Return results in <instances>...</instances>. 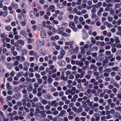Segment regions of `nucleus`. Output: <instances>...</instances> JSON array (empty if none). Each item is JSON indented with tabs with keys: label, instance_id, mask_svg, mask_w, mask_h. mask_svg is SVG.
<instances>
[{
	"label": "nucleus",
	"instance_id": "nucleus-1",
	"mask_svg": "<svg viewBox=\"0 0 121 121\" xmlns=\"http://www.w3.org/2000/svg\"><path fill=\"white\" fill-rule=\"evenodd\" d=\"M85 72H83L81 74L79 73H78L76 74L75 75V78L78 79L79 78H83L84 76V74H85Z\"/></svg>",
	"mask_w": 121,
	"mask_h": 121
},
{
	"label": "nucleus",
	"instance_id": "nucleus-2",
	"mask_svg": "<svg viewBox=\"0 0 121 121\" xmlns=\"http://www.w3.org/2000/svg\"><path fill=\"white\" fill-rule=\"evenodd\" d=\"M38 107L41 110H43L44 109V106L40 103H38L36 104V107Z\"/></svg>",
	"mask_w": 121,
	"mask_h": 121
},
{
	"label": "nucleus",
	"instance_id": "nucleus-3",
	"mask_svg": "<svg viewBox=\"0 0 121 121\" xmlns=\"http://www.w3.org/2000/svg\"><path fill=\"white\" fill-rule=\"evenodd\" d=\"M51 105L55 107H56L58 106V103L56 102L55 100L52 101L51 102Z\"/></svg>",
	"mask_w": 121,
	"mask_h": 121
},
{
	"label": "nucleus",
	"instance_id": "nucleus-4",
	"mask_svg": "<svg viewBox=\"0 0 121 121\" xmlns=\"http://www.w3.org/2000/svg\"><path fill=\"white\" fill-rule=\"evenodd\" d=\"M66 113V111L64 110H62L60 112V113L59 114L58 116L59 118L60 117H62Z\"/></svg>",
	"mask_w": 121,
	"mask_h": 121
},
{
	"label": "nucleus",
	"instance_id": "nucleus-5",
	"mask_svg": "<svg viewBox=\"0 0 121 121\" xmlns=\"http://www.w3.org/2000/svg\"><path fill=\"white\" fill-rule=\"evenodd\" d=\"M55 7L54 5H50L48 8V9L49 10H51L52 12H54L55 11Z\"/></svg>",
	"mask_w": 121,
	"mask_h": 121
},
{
	"label": "nucleus",
	"instance_id": "nucleus-6",
	"mask_svg": "<svg viewBox=\"0 0 121 121\" xmlns=\"http://www.w3.org/2000/svg\"><path fill=\"white\" fill-rule=\"evenodd\" d=\"M45 98L47 99H51L52 98V96L51 94H48L45 96Z\"/></svg>",
	"mask_w": 121,
	"mask_h": 121
},
{
	"label": "nucleus",
	"instance_id": "nucleus-7",
	"mask_svg": "<svg viewBox=\"0 0 121 121\" xmlns=\"http://www.w3.org/2000/svg\"><path fill=\"white\" fill-rule=\"evenodd\" d=\"M17 44H20L22 46L24 45L25 43L24 41L22 39L18 40L17 41Z\"/></svg>",
	"mask_w": 121,
	"mask_h": 121
},
{
	"label": "nucleus",
	"instance_id": "nucleus-8",
	"mask_svg": "<svg viewBox=\"0 0 121 121\" xmlns=\"http://www.w3.org/2000/svg\"><path fill=\"white\" fill-rule=\"evenodd\" d=\"M39 99L41 100V102L43 105H45L47 104V101L44 99H43L42 98H40Z\"/></svg>",
	"mask_w": 121,
	"mask_h": 121
},
{
	"label": "nucleus",
	"instance_id": "nucleus-9",
	"mask_svg": "<svg viewBox=\"0 0 121 121\" xmlns=\"http://www.w3.org/2000/svg\"><path fill=\"white\" fill-rule=\"evenodd\" d=\"M20 34L25 37H26L27 36V35L25 31L23 30H22L21 31Z\"/></svg>",
	"mask_w": 121,
	"mask_h": 121
},
{
	"label": "nucleus",
	"instance_id": "nucleus-10",
	"mask_svg": "<svg viewBox=\"0 0 121 121\" xmlns=\"http://www.w3.org/2000/svg\"><path fill=\"white\" fill-rule=\"evenodd\" d=\"M41 35L42 38H45L46 37L45 31L44 30L42 31L41 33Z\"/></svg>",
	"mask_w": 121,
	"mask_h": 121
},
{
	"label": "nucleus",
	"instance_id": "nucleus-11",
	"mask_svg": "<svg viewBox=\"0 0 121 121\" xmlns=\"http://www.w3.org/2000/svg\"><path fill=\"white\" fill-rule=\"evenodd\" d=\"M21 97V94L20 92H17L15 95V98L16 99H18Z\"/></svg>",
	"mask_w": 121,
	"mask_h": 121
},
{
	"label": "nucleus",
	"instance_id": "nucleus-12",
	"mask_svg": "<svg viewBox=\"0 0 121 121\" xmlns=\"http://www.w3.org/2000/svg\"><path fill=\"white\" fill-rule=\"evenodd\" d=\"M115 42L116 44L119 43L120 42V40L119 39V38L118 36H116L114 38Z\"/></svg>",
	"mask_w": 121,
	"mask_h": 121
},
{
	"label": "nucleus",
	"instance_id": "nucleus-13",
	"mask_svg": "<svg viewBox=\"0 0 121 121\" xmlns=\"http://www.w3.org/2000/svg\"><path fill=\"white\" fill-rule=\"evenodd\" d=\"M90 68L91 69H94L93 71H96L97 70V67L93 64H91L90 66Z\"/></svg>",
	"mask_w": 121,
	"mask_h": 121
},
{
	"label": "nucleus",
	"instance_id": "nucleus-14",
	"mask_svg": "<svg viewBox=\"0 0 121 121\" xmlns=\"http://www.w3.org/2000/svg\"><path fill=\"white\" fill-rule=\"evenodd\" d=\"M40 114H41V116L43 117H46V115L45 113V111H41Z\"/></svg>",
	"mask_w": 121,
	"mask_h": 121
},
{
	"label": "nucleus",
	"instance_id": "nucleus-15",
	"mask_svg": "<svg viewBox=\"0 0 121 121\" xmlns=\"http://www.w3.org/2000/svg\"><path fill=\"white\" fill-rule=\"evenodd\" d=\"M0 37L3 38V41H4L5 39L7 37V35H6L4 33H3L1 34Z\"/></svg>",
	"mask_w": 121,
	"mask_h": 121
},
{
	"label": "nucleus",
	"instance_id": "nucleus-16",
	"mask_svg": "<svg viewBox=\"0 0 121 121\" xmlns=\"http://www.w3.org/2000/svg\"><path fill=\"white\" fill-rule=\"evenodd\" d=\"M6 86L8 90H10L12 89V87L10 85V84L9 82H8L6 83Z\"/></svg>",
	"mask_w": 121,
	"mask_h": 121
},
{
	"label": "nucleus",
	"instance_id": "nucleus-17",
	"mask_svg": "<svg viewBox=\"0 0 121 121\" xmlns=\"http://www.w3.org/2000/svg\"><path fill=\"white\" fill-rule=\"evenodd\" d=\"M30 16L32 18H33L35 17L34 13L33 11H31L30 13Z\"/></svg>",
	"mask_w": 121,
	"mask_h": 121
},
{
	"label": "nucleus",
	"instance_id": "nucleus-18",
	"mask_svg": "<svg viewBox=\"0 0 121 121\" xmlns=\"http://www.w3.org/2000/svg\"><path fill=\"white\" fill-rule=\"evenodd\" d=\"M12 27L10 26H6L5 27V30L8 31H10L11 30Z\"/></svg>",
	"mask_w": 121,
	"mask_h": 121
},
{
	"label": "nucleus",
	"instance_id": "nucleus-19",
	"mask_svg": "<svg viewBox=\"0 0 121 121\" xmlns=\"http://www.w3.org/2000/svg\"><path fill=\"white\" fill-rule=\"evenodd\" d=\"M11 5L12 7H13V8L15 9H16L18 8V5L16 4H14L13 3H12L11 4Z\"/></svg>",
	"mask_w": 121,
	"mask_h": 121
},
{
	"label": "nucleus",
	"instance_id": "nucleus-20",
	"mask_svg": "<svg viewBox=\"0 0 121 121\" xmlns=\"http://www.w3.org/2000/svg\"><path fill=\"white\" fill-rule=\"evenodd\" d=\"M58 33L59 34L61 35L63 32V28H59L58 29Z\"/></svg>",
	"mask_w": 121,
	"mask_h": 121
},
{
	"label": "nucleus",
	"instance_id": "nucleus-21",
	"mask_svg": "<svg viewBox=\"0 0 121 121\" xmlns=\"http://www.w3.org/2000/svg\"><path fill=\"white\" fill-rule=\"evenodd\" d=\"M26 99H23L22 100V103L23 105V106H25L26 105Z\"/></svg>",
	"mask_w": 121,
	"mask_h": 121
},
{
	"label": "nucleus",
	"instance_id": "nucleus-22",
	"mask_svg": "<svg viewBox=\"0 0 121 121\" xmlns=\"http://www.w3.org/2000/svg\"><path fill=\"white\" fill-rule=\"evenodd\" d=\"M102 2H98L97 4L95 5L96 8H99L102 5Z\"/></svg>",
	"mask_w": 121,
	"mask_h": 121
},
{
	"label": "nucleus",
	"instance_id": "nucleus-23",
	"mask_svg": "<svg viewBox=\"0 0 121 121\" xmlns=\"http://www.w3.org/2000/svg\"><path fill=\"white\" fill-rule=\"evenodd\" d=\"M39 100L36 97H34L33 99H32L31 101V102H37Z\"/></svg>",
	"mask_w": 121,
	"mask_h": 121
},
{
	"label": "nucleus",
	"instance_id": "nucleus-24",
	"mask_svg": "<svg viewBox=\"0 0 121 121\" xmlns=\"http://www.w3.org/2000/svg\"><path fill=\"white\" fill-rule=\"evenodd\" d=\"M69 26L71 28H73L75 27V25L74 22H70L69 23Z\"/></svg>",
	"mask_w": 121,
	"mask_h": 121
},
{
	"label": "nucleus",
	"instance_id": "nucleus-25",
	"mask_svg": "<svg viewBox=\"0 0 121 121\" xmlns=\"http://www.w3.org/2000/svg\"><path fill=\"white\" fill-rule=\"evenodd\" d=\"M80 49L81 50V52L82 53L84 54L85 52L86 51L85 50V49L82 46L80 48Z\"/></svg>",
	"mask_w": 121,
	"mask_h": 121
},
{
	"label": "nucleus",
	"instance_id": "nucleus-26",
	"mask_svg": "<svg viewBox=\"0 0 121 121\" xmlns=\"http://www.w3.org/2000/svg\"><path fill=\"white\" fill-rule=\"evenodd\" d=\"M18 114L20 115L23 116H25L26 115V113L24 111L23 112H21L20 111H19L18 112Z\"/></svg>",
	"mask_w": 121,
	"mask_h": 121
},
{
	"label": "nucleus",
	"instance_id": "nucleus-27",
	"mask_svg": "<svg viewBox=\"0 0 121 121\" xmlns=\"http://www.w3.org/2000/svg\"><path fill=\"white\" fill-rule=\"evenodd\" d=\"M48 81L49 84H51L52 82L53 81V79L51 78H49L47 80Z\"/></svg>",
	"mask_w": 121,
	"mask_h": 121
},
{
	"label": "nucleus",
	"instance_id": "nucleus-28",
	"mask_svg": "<svg viewBox=\"0 0 121 121\" xmlns=\"http://www.w3.org/2000/svg\"><path fill=\"white\" fill-rule=\"evenodd\" d=\"M60 78L63 80L64 81H67V78L65 77L63 75H61L60 77Z\"/></svg>",
	"mask_w": 121,
	"mask_h": 121
},
{
	"label": "nucleus",
	"instance_id": "nucleus-29",
	"mask_svg": "<svg viewBox=\"0 0 121 121\" xmlns=\"http://www.w3.org/2000/svg\"><path fill=\"white\" fill-rule=\"evenodd\" d=\"M104 72H108V73H110L111 71V69L110 68H106L104 70Z\"/></svg>",
	"mask_w": 121,
	"mask_h": 121
},
{
	"label": "nucleus",
	"instance_id": "nucleus-30",
	"mask_svg": "<svg viewBox=\"0 0 121 121\" xmlns=\"http://www.w3.org/2000/svg\"><path fill=\"white\" fill-rule=\"evenodd\" d=\"M98 70L100 74H101L103 73L102 71L103 69V67L102 66H100L99 67L98 69Z\"/></svg>",
	"mask_w": 121,
	"mask_h": 121
},
{
	"label": "nucleus",
	"instance_id": "nucleus-31",
	"mask_svg": "<svg viewBox=\"0 0 121 121\" xmlns=\"http://www.w3.org/2000/svg\"><path fill=\"white\" fill-rule=\"evenodd\" d=\"M93 72L94 75L95 76H98L99 74V72L95 70L93 71Z\"/></svg>",
	"mask_w": 121,
	"mask_h": 121
},
{
	"label": "nucleus",
	"instance_id": "nucleus-32",
	"mask_svg": "<svg viewBox=\"0 0 121 121\" xmlns=\"http://www.w3.org/2000/svg\"><path fill=\"white\" fill-rule=\"evenodd\" d=\"M108 21L110 22H111L113 20V18L110 16H108L107 17Z\"/></svg>",
	"mask_w": 121,
	"mask_h": 121
},
{
	"label": "nucleus",
	"instance_id": "nucleus-33",
	"mask_svg": "<svg viewBox=\"0 0 121 121\" xmlns=\"http://www.w3.org/2000/svg\"><path fill=\"white\" fill-rule=\"evenodd\" d=\"M27 89L28 92H30L32 91L33 89V88L32 86H30L27 88Z\"/></svg>",
	"mask_w": 121,
	"mask_h": 121
},
{
	"label": "nucleus",
	"instance_id": "nucleus-34",
	"mask_svg": "<svg viewBox=\"0 0 121 121\" xmlns=\"http://www.w3.org/2000/svg\"><path fill=\"white\" fill-rule=\"evenodd\" d=\"M112 69L113 71H117L119 69V68L118 66H117L115 67H113L112 68Z\"/></svg>",
	"mask_w": 121,
	"mask_h": 121
},
{
	"label": "nucleus",
	"instance_id": "nucleus-35",
	"mask_svg": "<svg viewBox=\"0 0 121 121\" xmlns=\"http://www.w3.org/2000/svg\"><path fill=\"white\" fill-rule=\"evenodd\" d=\"M91 89H89L86 91V92L87 93H90L89 95V96H88V97H91V96L92 95V94L90 93V92H91Z\"/></svg>",
	"mask_w": 121,
	"mask_h": 121
},
{
	"label": "nucleus",
	"instance_id": "nucleus-36",
	"mask_svg": "<svg viewBox=\"0 0 121 121\" xmlns=\"http://www.w3.org/2000/svg\"><path fill=\"white\" fill-rule=\"evenodd\" d=\"M38 46H41L42 44L40 40L38 39V40L36 42Z\"/></svg>",
	"mask_w": 121,
	"mask_h": 121
},
{
	"label": "nucleus",
	"instance_id": "nucleus-37",
	"mask_svg": "<svg viewBox=\"0 0 121 121\" xmlns=\"http://www.w3.org/2000/svg\"><path fill=\"white\" fill-rule=\"evenodd\" d=\"M23 65L25 66L29 67V64L28 62L25 61Z\"/></svg>",
	"mask_w": 121,
	"mask_h": 121
},
{
	"label": "nucleus",
	"instance_id": "nucleus-38",
	"mask_svg": "<svg viewBox=\"0 0 121 121\" xmlns=\"http://www.w3.org/2000/svg\"><path fill=\"white\" fill-rule=\"evenodd\" d=\"M113 85L115 86V87L117 88H119L120 87V85L118 84L116 82H115L113 84Z\"/></svg>",
	"mask_w": 121,
	"mask_h": 121
},
{
	"label": "nucleus",
	"instance_id": "nucleus-39",
	"mask_svg": "<svg viewBox=\"0 0 121 121\" xmlns=\"http://www.w3.org/2000/svg\"><path fill=\"white\" fill-rule=\"evenodd\" d=\"M65 51L64 50H61L60 52V55H62L64 56V55H65Z\"/></svg>",
	"mask_w": 121,
	"mask_h": 121
},
{
	"label": "nucleus",
	"instance_id": "nucleus-40",
	"mask_svg": "<svg viewBox=\"0 0 121 121\" xmlns=\"http://www.w3.org/2000/svg\"><path fill=\"white\" fill-rule=\"evenodd\" d=\"M20 24L22 26H24L26 25V23L25 21H22L20 22Z\"/></svg>",
	"mask_w": 121,
	"mask_h": 121
},
{
	"label": "nucleus",
	"instance_id": "nucleus-41",
	"mask_svg": "<svg viewBox=\"0 0 121 121\" xmlns=\"http://www.w3.org/2000/svg\"><path fill=\"white\" fill-rule=\"evenodd\" d=\"M11 52L14 56H16L17 55V52L16 51H14L12 52Z\"/></svg>",
	"mask_w": 121,
	"mask_h": 121
},
{
	"label": "nucleus",
	"instance_id": "nucleus-42",
	"mask_svg": "<svg viewBox=\"0 0 121 121\" xmlns=\"http://www.w3.org/2000/svg\"><path fill=\"white\" fill-rule=\"evenodd\" d=\"M37 79L38 80V82L39 84H40L42 83L43 81L41 79L37 78Z\"/></svg>",
	"mask_w": 121,
	"mask_h": 121
},
{
	"label": "nucleus",
	"instance_id": "nucleus-43",
	"mask_svg": "<svg viewBox=\"0 0 121 121\" xmlns=\"http://www.w3.org/2000/svg\"><path fill=\"white\" fill-rule=\"evenodd\" d=\"M57 7L60 8H62L64 7L63 5L60 3H58L57 5Z\"/></svg>",
	"mask_w": 121,
	"mask_h": 121
},
{
	"label": "nucleus",
	"instance_id": "nucleus-44",
	"mask_svg": "<svg viewBox=\"0 0 121 121\" xmlns=\"http://www.w3.org/2000/svg\"><path fill=\"white\" fill-rule=\"evenodd\" d=\"M90 109V108L88 106H87L85 108V110L86 112H88Z\"/></svg>",
	"mask_w": 121,
	"mask_h": 121
},
{
	"label": "nucleus",
	"instance_id": "nucleus-45",
	"mask_svg": "<svg viewBox=\"0 0 121 121\" xmlns=\"http://www.w3.org/2000/svg\"><path fill=\"white\" fill-rule=\"evenodd\" d=\"M8 12L7 11H5L3 12V17H5L7 15Z\"/></svg>",
	"mask_w": 121,
	"mask_h": 121
},
{
	"label": "nucleus",
	"instance_id": "nucleus-46",
	"mask_svg": "<svg viewBox=\"0 0 121 121\" xmlns=\"http://www.w3.org/2000/svg\"><path fill=\"white\" fill-rule=\"evenodd\" d=\"M78 16H75L74 17V22L76 23H77L78 22Z\"/></svg>",
	"mask_w": 121,
	"mask_h": 121
},
{
	"label": "nucleus",
	"instance_id": "nucleus-47",
	"mask_svg": "<svg viewBox=\"0 0 121 121\" xmlns=\"http://www.w3.org/2000/svg\"><path fill=\"white\" fill-rule=\"evenodd\" d=\"M82 103H83L82 104V107L85 108L87 106H88L85 103L83 102H82Z\"/></svg>",
	"mask_w": 121,
	"mask_h": 121
},
{
	"label": "nucleus",
	"instance_id": "nucleus-48",
	"mask_svg": "<svg viewBox=\"0 0 121 121\" xmlns=\"http://www.w3.org/2000/svg\"><path fill=\"white\" fill-rule=\"evenodd\" d=\"M111 75V76L113 77L115 76L116 74V73L115 72L113 71L112 72L110 73Z\"/></svg>",
	"mask_w": 121,
	"mask_h": 121
},
{
	"label": "nucleus",
	"instance_id": "nucleus-49",
	"mask_svg": "<svg viewBox=\"0 0 121 121\" xmlns=\"http://www.w3.org/2000/svg\"><path fill=\"white\" fill-rule=\"evenodd\" d=\"M121 24V19H118L117 21V25L119 26Z\"/></svg>",
	"mask_w": 121,
	"mask_h": 121
},
{
	"label": "nucleus",
	"instance_id": "nucleus-50",
	"mask_svg": "<svg viewBox=\"0 0 121 121\" xmlns=\"http://www.w3.org/2000/svg\"><path fill=\"white\" fill-rule=\"evenodd\" d=\"M59 95L60 97H61L64 95V93L63 91H60L59 93Z\"/></svg>",
	"mask_w": 121,
	"mask_h": 121
},
{
	"label": "nucleus",
	"instance_id": "nucleus-51",
	"mask_svg": "<svg viewBox=\"0 0 121 121\" xmlns=\"http://www.w3.org/2000/svg\"><path fill=\"white\" fill-rule=\"evenodd\" d=\"M115 109L116 111L120 110L121 109V107L120 106L116 107L115 108Z\"/></svg>",
	"mask_w": 121,
	"mask_h": 121
},
{
	"label": "nucleus",
	"instance_id": "nucleus-52",
	"mask_svg": "<svg viewBox=\"0 0 121 121\" xmlns=\"http://www.w3.org/2000/svg\"><path fill=\"white\" fill-rule=\"evenodd\" d=\"M61 99L62 101H65L67 99L66 97L65 96H63L61 97Z\"/></svg>",
	"mask_w": 121,
	"mask_h": 121
},
{
	"label": "nucleus",
	"instance_id": "nucleus-53",
	"mask_svg": "<svg viewBox=\"0 0 121 121\" xmlns=\"http://www.w3.org/2000/svg\"><path fill=\"white\" fill-rule=\"evenodd\" d=\"M39 108H38V107H36V108L35 111L37 113H40V112H41V111L39 109Z\"/></svg>",
	"mask_w": 121,
	"mask_h": 121
},
{
	"label": "nucleus",
	"instance_id": "nucleus-54",
	"mask_svg": "<svg viewBox=\"0 0 121 121\" xmlns=\"http://www.w3.org/2000/svg\"><path fill=\"white\" fill-rule=\"evenodd\" d=\"M43 88V87L42 86H39V88H38L37 89V91L38 92H40L41 90Z\"/></svg>",
	"mask_w": 121,
	"mask_h": 121
},
{
	"label": "nucleus",
	"instance_id": "nucleus-55",
	"mask_svg": "<svg viewBox=\"0 0 121 121\" xmlns=\"http://www.w3.org/2000/svg\"><path fill=\"white\" fill-rule=\"evenodd\" d=\"M22 72L20 73V72H18L17 75L19 77V78L21 77H22Z\"/></svg>",
	"mask_w": 121,
	"mask_h": 121
},
{
	"label": "nucleus",
	"instance_id": "nucleus-56",
	"mask_svg": "<svg viewBox=\"0 0 121 121\" xmlns=\"http://www.w3.org/2000/svg\"><path fill=\"white\" fill-rule=\"evenodd\" d=\"M120 11H121V8L118 10H116L115 11V13L116 14H117L120 12Z\"/></svg>",
	"mask_w": 121,
	"mask_h": 121
},
{
	"label": "nucleus",
	"instance_id": "nucleus-57",
	"mask_svg": "<svg viewBox=\"0 0 121 121\" xmlns=\"http://www.w3.org/2000/svg\"><path fill=\"white\" fill-rule=\"evenodd\" d=\"M19 88L18 87H15L14 88V91L15 92H16L18 91L19 90Z\"/></svg>",
	"mask_w": 121,
	"mask_h": 121
},
{
	"label": "nucleus",
	"instance_id": "nucleus-58",
	"mask_svg": "<svg viewBox=\"0 0 121 121\" xmlns=\"http://www.w3.org/2000/svg\"><path fill=\"white\" fill-rule=\"evenodd\" d=\"M58 104L60 106H62L64 104V103L63 102L60 101L58 102Z\"/></svg>",
	"mask_w": 121,
	"mask_h": 121
},
{
	"label": "nucleus",
	"instance_id": "nucleus-59",
	"mask_svg": "<svg viewBox=\"0 0 121 121\" xmlns=\"http://www.w3.org/2000/svg\"><path fill=\"white\" fill-rule=\"evenodd\" d=\"M108 65L109 66H113L115 65V63L114 62H110L108 63Z\"/></svg>",
	"mask_w": 121,
	"mask_h": 121
},
{
	"label": "nucleus",
	"instance_id": "nucleus-60",
	"mask_svg": "<svg viewBox=\"0 0 121 121\" xmlns=\"http://www.w3.org/2000/svg\"><path fill=\"white\" fill-rule=\"evenodd\" d=\"M92 18H95L97 17L95 13H93L91 16Z\"/></svg>",
	"mask_w": 121,
	"mask_h": 121
},
{
	"label": "nucleus",
	"instance_id": "nucleus-61",
	"mask_svg": "<svg viewBox=\"0 0 121 121\" xmlns=\"http://www.w3.org/2000/svg\"><path fill=\"white\" fill-rule=\"evenodd\" d=\"M58 93L57 92H55L53 94V95L54 97H56L58 96Z\"/></svg>",
	"mask_w": 121,
	"mask_h": 121
},
{
	"label": "nucleus",
	"instance_id": "nucleus-62",
	"mask_svg": "<svg viewBox=\"0 0 121 121\" xmlns=\"http://www.w3.org/2000/svg\"><path fill=\"white\" fill-rule=\"evenodd\" d=\"M22 53L23 54H26L27 52V51L25 49H23L22 51Z\"/></svg>",
	"mask_w": 121,
	"mask_h": 121
},
{
	"label": "nucleus",
	"instance_id": "nucleus-63",
	"mask_svg": "<svg viewBox=\"0 0 121 121\" xmlns=\"http://www.w3.org/2000/svg\"><path fill=\"white\" fill-rule=\"evenodd\" d=\"M111 52L110 51H107L105 52V53L107 55H108L111 54Z\"/></svg>",
	"mask_w": 121,
	"mask_h": 121
},
{
	"label": "nucleus",
	"instance_id": "nucleus-64",
	"mask_svg": "<svg viewBox=\"0 0 121 121\" xmlns=\"http://www.w3.org/2000/svg\"><path fill=\"white\" fill-rule=\"evenodd\" d=\"M91 43H92L94 44H95L96 43V41L95 39L93 38H92L91 39Z\"/></svg>",
	"mask_w": 121,
	"mask_h": 121
}]
</instances>
